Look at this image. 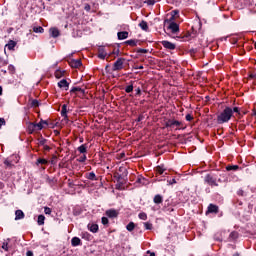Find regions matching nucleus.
Returning a JSON list of instances; mask_svg holds the SVG:
<instances>
[{"instance_id": "nucleus-1", "label": "nucleus", "mask_w": 256, "mask_h": 256, "mask_svg": "<svg viewBox=\"0 0 256 256\" xmlns=\"http://www.w3.org/2000/svg\"><path fill=\"white\" fill-rule=\"evenodd\" d=\"M233 117V108L225 107V109L217 116V123L223 125V123H229Z\"/></svg>"}, {"instance_id": "nucleus-2", "label": "nucleus", "mask_w": 256, "mask_h": 256, "mask_svg": "<svg viewBox=\"0 0 256 256\" xmlns=\"http://www.w3.org/2000/svg\"><path fill=\"white\" fill-rule=\"evenodd\" d=\"M204 183L209 185L210 187H219V183H217V177L213 174H207L204 177Z\"/></svg>"}, {"instance_id": "nucleus-3", "label": "nucleus", "mask_w": 256, "mask_h": 256, "mask_svg": "<svg viewBox=\"0 0 256 256\" xmlns=\"http://www.w3.org/2000/svg\"><path fill=\"white\" fill-rule=\"evenodd\" d=\"M124 61L125 59L118 58L112 66V71H121V69H123Z\"/></svg>"}, {"instance_id": "nucleus-4", "label": "nucleus", "mask_w": 256, "mask_h": 256, "mask_svg": "<svg viewBox=\"0 0 256 256\" xmlns=\"http://www.w3.org/2000/svg\"><path fill=\"white\" fill-rule=\"evenodd\" d=\"M165 127L175 129V127H181V122L173 119H169L165 122Z\"/></svg>"}, {"instance_id": "nucleus-5", "label": "nucleus", "mask_w": 256, "mask_h": 256, "mask_svg": "<svg viewBox=\"0 0 256 256\" xmlns=\"http://www.w3.org/2000/svg\"><path fill=\"white\" fill-rule=\"evenodd\" d=\"M161 45L164 47V49H168L169 51H175L177 47L173 42L167 40L161 41Z\"/></svg>"}, {"instance_id": "nucleus-6", "label": "nucleus", "mask_w": 256, "mask_h": 256, "mask_svg": "<svg viewBox=\"0 0 256 256\" xmlns=\"http://www.w3.org/2000/svg\"><path fill=\"white\" fill-rule=\"evenodd\" d=\"M58 87L60 89H64L65 91H69V82L66 79H62L58 82Z\"/></svg>"}, {"instance_id": "nucleus-7", "label": "nucleus", "mask_w": 256, "mask_h": 256, "mask_svg": "<svg viewBox=\"0 0 256 256\" xmlns=\"http://www.w3.org/2000/svg\"><path fill=\"white\" fill-rule=\"evenodd\" d=\"M44 125H49L47 120H40L39 123H35V125L32 124L31 127H36L37 131H41L43 129Z\"/></svg>"}, {"instance_id": "nucleus-8", "label": "nucleus", "mask_w": 256, "mask_h": 256, "mask_svg": "<svg viewBox=\"0 0 256 256\" xmlns=\"http://www.w3.org/2000/svg\"><path fill=\"white\" fill-rule=\"evenodd\" d=\"M107 217H110V219H115V217H118L119 212L115 209H109L106 211Z\"/></svg>"}, {"instance_id": "nucleus-9", "label": "nucleus", "mask_w": 256, "mask_h": 256, "mask_svg": "<svg viewBox=\"0 0 256 256\" xmlns=\"http://www.w3.org/2000/svg\"><path fill=\"white\" fill-rule=\"evenodd\" d=\"M168 29H170L172 33H177L179 31V24L171 22L168 26Z\"/></svg>"}, {"instance_id": "nucleus-10", "label": "nucleus", "mask_w": 256, "mask_h": 256, "mask_svg": "<svg viewBox=\"0 0 256 256\" xmlns=\"http://www.w3.org/2000/svg\"><path fill=\"white\" fill-rule=\"evenodd\" d=\"M207 213H219V206H217L215 204H210L208 206Z\"/></svg>"}, {"instance_id": "nucleus-11", "label": "nucleus", "mask_w": 256, "mask_h": 256, "mask_svg": "<svg viewBox=\"0 0 256 256\" xmlns=\"http://www.w3.org/2000/svg\"><path fill=\"white\" fill-rule=\"evenodd\" d=\"M21 219H25V213H23L22 210H16L15 211V221H19Z\"/></svg>"}, {"instance_id": "nucleus-12", "label": "nucleus", "mask_w": 256, "mask_h": 256, "mask_svg": "<svg viewBox=\"0 0 256 256\" xmlns=\"http://www.w3.org/2000/svg\"><path fill=\"white\" fill-rule=\"evenodd\" d=\"M117 37L120 41H123V39H127V37H129V32L127 31L118 32Z\"/></svg>"}, {"instance_id": "nucleus-13", "label": "nucleus", "mask_w": 256, "mask_h": 256, "mask_svg": "<svg viewBox=\"0 0 256 256\" xmlns=\"http://www.w3.org/2000/svg\"><path fill=\"white\" fill-rule=\"evenodd\" d=\"M71 245L72 247H79L81 245V239L79 237H73L71 239Z\"/></svg>"}, {"instance_id": "nucleus-14", "label": "nucleus", "mask_w": 256, "mask_h": 256, "mask_svg": "<svg viewBox=\"0 0 256 256\" xmlns=\"http://www.w3.org/2000/svg\"><path fill=\"white\" fill-rule=\"evenodd\" d=\"M81 65H82L81 60H71L70 61V67H73L74 69L81 67Z\"/></svg>"}, {"instance_id": "nucleus-15", "label": "nucleus", "mask_w": 256, "mask_h": 256, "mask_svg": "<svg viewBox=\"0 0 256 256\" xmlns=\"http://www.w3.org/2000/svg\"><path fill=\"white\" fill-rule=\"evenodd\" d=\"M51 37H53L54 39H56V37H59L60 33H59V29L57 28H50L49 30Z\"/></svg>"}, {"instance_id": "nucleus-16", "label": "nucleus", "mask_w": 256, "mask_h": 256, "mask_svg": "<svg viewBox=\"0 0 256 256\" xmlns=\"http://www.w3.org/2000/svg\"><path fill=\"white\" fill-rule=\"evenodd\" d=\"M88 229L91 233H97L99 231V225L97 224H88Z\"/></svg>"}, {"instance_id": "nucleus-17", "label": "nucleus", "mask_w": 256, "mask_h": 256, "mask_svg": "<svg viewBox=\"0 0 256 256\" xmlns=\"http://www.w3.org/2000/svg\"><path fill=\"white\" fill-rule=\"evenodd\" d=\"M153 202L156 204V205H159L161 203H163V196H161V194H157L154 196V199H153Z\"/></svg>"}, {"instance_id": "nucleus-18", "label": "nucleus", "mask_w": 256, "mask_h": 256, "mask_svg": "<svg viewBox=\"0 0 256 256\" xmlns=\"http://www.w3.org/2000/svg\"><path fill=\"white\" fill-rule=\"evenodd\" d=\"M17 46V42L10 40L8 42V44H6L7 49H9V51H13L15 49V47Z\"/></svg>"}, {"instance_id": "nucleus-19", "label": "nucleus", "mask_w": 256, "mask_h": 256, "mask_svg": "<svg viewBox=\"0 0 256 256\" xmlns=\"http://www.w3.org/2000/svg\"><path fill=\"white\" fill-rule=\"evenodd\" d=\"M139 27L142 29V31H149V25L147 24V22L145 20H142L139 23Z\"/></svg>"}, {"instance_id": "nucleus-20", "label": "nucleus", "mask_w": 256, "mask_h": 256, "mask_svg": "<svg viewBox=\"0 0 256 256\" xmlns=\"http://www.w3.org/2000/svg\"><path fill=\"white\" fill-rule=\"evenodd\" d=\"M77 91L82 93V95H85V89H82L81 87H73V88H71L70 93H77Z\"/></svg>"}, {"instance_id": "nucleus-21", "label": "nucleus", "mask_w": 256, "mask_h": 256, "mask_svg": "<svg viewBox=\"0 0 256 256\" xmlns=\"http://www.w3.org/2000/svg\"><path fill=\"white\" fill-rule=\"evenodd\" d=\"M54 75L56 79H61L65 75V70H56Z\"/></svg>"}, {"instance_id": "nucleus-22", "label": "nucleus", "mask_w": 256, "mask_h": 256, "mask_svg": "<svg viewBox=\"0 0 256 256\" xmlns=\"http://www.w3.org/2000/svg\"><path fill=\"white\" fill-rule=\"evenodd\" d=\"M87 179H89V181H97V176L95 175V172H89L87 174Z\"/></svg>"}, {"instance_id": "nucleus-23", "label": "nucleus", "mask_w": 256, "mask_h": 256, "mask_svg": "<svg viewBox=\"0 0 256 256\" xmlns=\"http://www.w3.org/2000/svg\"><path fill=\"white\" fill-rule=\"evenodd\" d=\"M61 115L64 117V119H67V104L62 106Z\"/></svg>"}, {"instance_id": "nucleus-24", "label": "nucleus", "mask_w": 256, "mask_h": 256, "mask_svg": "<svg viewBox=\"0 0 256 256\" xmlns=\"http://www.w3.org/2000/svg\"><path fill=\"white\" fill-rule=\"evenodd\" d=\"M33 31H34V33H44L45 29H43V27H41V26H34Z\"/></svg>"}, {"instance_id": "nucleus-25", "label": "nucleus", "mask_w": 256, "mask_h": 256, "mask_svg": "<svg viewBox=\"0 0 256 256\" xmlns=\"http://www.w3.org/2000/svg\"><path fill=\"white\" fill-rule=\"evenodd\" d=\"M48 161L44 158H38L36 161V165H47Z\"/></svg>"}, {"instance_id": "nucleus-26", "label": "nucleus", "mask_w": 256, "mask_h": 256, "mask_svg": "<svg viewBox=\"0 0 256 256\" xmlns=\"http://www.w3.org/2000/svg\"><path fill=\"white\" fill-rule=\"evenodd\" d=\"M136 183H139L140 185H145V183H147V179H145V177L140 176L137 178Z\"/></svg>"}, {"instance_id": "nucleus-27", "label": "nucleus", "mask_w": 256, "mask_h": 256, "mask_svg": "<svg viewBox=\"0 0 256 256\" xmlns=\"http://www.w3.org/2000/svg\"><path fill=\"white\" fill-rule=\"evenodd\" d=\"M78 151L79 153H87V145L86 144H82L78 147Z\"/></svg>"}, {"instance_id": "nucleus-28", "label": "nucleus", "mask_w": 256, "mask_h": 256, "mask_svg": "<svg viewBox=\"0 0 256 256\" xmlns=\"http://www.w3.org/2000/svg\"><path fill=\"white\" fill-rule=\"evenodd\" d=\"M126 45H130V47H137V40H127L126 42Z\"/></svg>"}, {"instance_id": "nucleus-29", "label": "nucleus", "mask_w": 256, "mask_h": 256, "mask_svg": "<svg viewBox=\"0 0 256 256\" xmlns=\"http://www.w3.org/2000/svg\"><path fill=\"white\" fill-rule=\"evenodd\" d=\"M37 223H38V225H45V216L39 215Z\"/></svg>"}, {"instance_id": "nucleus-30", "label": "nucleus", "mask_w": 256, "mask_h": 256, "mask_svg": "<svg viewBox=\"0 0 256 256\" xmlns=\"http://www.w3.org/2000/svg\"><path fill=\"white\" fill-rule=\"evenodd\" d=\"M81 237H82V239L89 241L91 239V234H89L88 232H82Z\"/></svg>"}, {"instance_id": "nucleus-31", "label": "nucleus", "mask_w": 256, "mask_h": 256, "mask_svg": "<svg viewBox=\"0 0 256 256\" xmlns=\"http://www.w3.org/2000/svg\"><path fill=\"white\" fill-rule=\"evenodd\" d=\"M239 169V165H230L226 167V171H237Z\"/></svg>"}, {"instance_id": "nucleus-32", "label": "nucleus", "mask_w": 256, "mask_h": 256, "mask_svg": "<svg viewBox=\"0 0 256 256\" xmlns=\"http://www.w3.org/2000/svg\"><path fill=\"white\" fill-rule=\"evenodd\" d=\"M127 231H133L135 229V223L129 222L126 226Z\"/></svg>"}, {"instance_id": "nucleus-33", "label": "nucleus", "mask_w": 256, "mask_h": 256, "mask_svg": "<svg viewBox=\"0 0 256 256\" xmlns=\"http://www.w3.org/2000/svg\"><path fill=\"white\" fill-rule=\"evenodd\" d=\"M139 219H141L142 221H147V213L145 212H141L138 214Z\"/></svg>"}, {"instance_id": "nucleus-34", "label": "nucleus", "mask_w": 256, "mask_h": 256, "mask_svg": "<svg viewBox=\"0 0 256 256\" xmlns=\"http://www.w3.org/2000/svg\"><path fill=\"white\" fill-rule=\"evenodd\" d=\"M32 125H36L35 123H30L28 125V131L29 133H33V131H37V127H32Z\"/></svg>"}, {"instance_id": "nucleus-35", "label": "nucleus", "mask_w": 256, "mask_h": 256, "mask_svg": "<svg viewBox=\"0 0 256 256\" xmlns=\"http://www.w3.org/2000/svg\"><path fill=\"white\" fill-rule=\"evenodd\" d=\"M144 227L148 231H151L153 229V224H151L150 222H144Z\"/></svg>"}, {"instance_id": "nucleus-36", "label": "nucleus", "mask_w": 256, "mask_h": 256, "mask_svg": "<svg viewBox=\"0 0 256 256\" xmlns=\"http://www.w3.org/2000/svg\"><path fill=\"white\" fill-rule=\"evenodd\" d=\"M78 163H85L87 161V155H82L77 159Z\"/></svg>"}, {"instance_id": "nucleus-37", "label": "nucleus", "mask_w": 256, "mask_h": 256, "mask_svg": "<svg viewBox=\"0 0 256 256\" xmlns=\"http://www.w3.org/2000/svg\"><path fill=\"white\" fill-rule=\"evenodd\" d=\"M156 171L159 173V175H163V173H165V168H163V166H158Z\"/></svg>"}, {"instance_id": "nucleus-38", "label": "nucleus", "mask_w": 256, "mask_h": 256, "mask_svg": "<svg viewBox=\"0 0 256 256\" xmlns=\"http://www.w3.org/2000/svg\"><path fill=\"white\" fill-rule=\"evenodd\" d=\"M125 91H126V93H132V91H133V84H130V85L126 86Z\"/></svg>"}, {"instance_id": "nucleus-39", "label": "nucleus", "mask_w": 256, "mask_h": 256, "mask_svg": "<svg viewBox=\"0 0 256 256\" xmlns=\"http://www.w3.org/2000/svg\"><path fill=\"white\" fill-rule=\"evenodd\" d=\"M238 237H239V234H238L237 232H231V233H230V239L235 240V239H237Z\"/></svg>"}, {"instance_id": "nucleus-40", "label": "nucleus", "mask_w": 256, "mask_h": 256, "mask_svg": "<svg viewBox=\"0 0 256 256\" xmlns=\"http://www.w3.org/2000/svg\"><path fill=\"white\" fill-rule=\"evenodd\" d=\"M101 221H102V225H109V218L108 217H102Z\"/></svg>"}, {"instance_id": "nucleus-41", "label": "nucleus", "mask_w": 256, "mask_h": 256, "mask_svg": "<svg viewBox=\"0 0 256 256\" xmlns=\"http://www.w3.org/2000/svg\"><path fill=\"white\" fill-rule=\"evenodd\" d=\"M2 249H4V251H9V242H3Z\"/></svg>"}, {"instance_id": "nucleus-42", "label": "nucleus", "mask_w": 256, "mask_h": 256, "mask_svg": "<svg viewBox=\"0 0 256 256\" xmlns=\"http://www.w3.org/2000/svg\"><path fill=\"white\" fill-rule=\"evenodd\" d=\"M32 107H39V101L38 100H32L31 102Z\"/></svg>"}, {"instance_id": "nucleus-43", "label": "nucleus", "mask_w": 256, "mask_h": 256, "mask_svg": "<svg viewBox=\"0 0 256 256\" xmlns=\"http://www.w3.org/2000/svg\"><path fill=\"white\" fill-rule=\"evenodd\" d=\"M99 59H105V57H107V53L106 52H101L98 54Z\"/></svg>"}, {"instance_id": "nucleus-44", "label": "nucleus", "mask_w": 256, "mask_h": 256, "mask_svg": "<svg viewBox=\"0 0 256 256\" xmlns=\"http://www.w3.org/2000/svg\"><path fill=\"white\" fill-rule=\"evenodd\" d=\"M8 71L10 72V73H15V66H13V65H9L8 66Z\"/></svg>"}, {"instance_id": "nucleus-45", "label": "nucleus", "mask_w": 256, "mask_h": 256, "mask_svg": "<svg viewBox=\"0 0 256 256\" xmlns=\"http://www.w3.org/2000/svg\"><path fill=\"white\" fill-rule=\"evenodd\" d=\"M44 213H45V215H51V208L45 207L44 208Z\"/></svg>"}, {"instance_id": "nucleus-46", "label": "nucleus", "mask_w": 256, "mask_h": 256, "mask_svg": "<svg viewBox=\"0 0 256 256\" xmlns=\"http://www.w3.org/2000/svg\"><path fill=\"white\" fill-rule=\"evenodd\" d=\"M46 143H47V140H46V139H43V138H42L41 140H39V145H41L42 147L45 146V145H47Z\"/></svg>"}, {"instance_id": "nucleus-47", "label": "nucleus", "mask_w": 256, "mask_h": 256, "mask_svg": "<svg viewBox=\"0 0 256 256\" xmlns=\"http://www.w3.org/2000/svg\"><path fill=\"white\" fill-rule=\"evenodd\" d=\"M144 3L147 5H155V0H145Z\"/></svg>"}, {"instance_id": "nucleus-48", "label": "nucleus", "mask_w": 256, "mask_h": 256, "mask_svg": "<svg viewBox=\"0 0 256 256\" xmlns=\"http://www.w3.org/2000/svg\"><path fill=\"white\" fill-rule=\"evenodd\" d=\"M175 15H179V10H173V11H172V17H171V19H175Z\"/></svg>"}, {"instance_id": "nucleus-49", "label": "nucleus", "mask_w": 256, "mask_h": 256, "mask_svg": "<svg viewBox=\"0 0 256 256\" xmlns=\"http://www.w3.org/2000/svg\"><path fill=\"white\" fill-rule=\"evenodd\" d=\"M186 121H193V116L191 114H187Z\"/></svg>"}, {"instance_id": "nucleus-50", "label": "nucleus", "mask_w": 256, "mask_h": 256, "mask_svg": "<svg viewBox=\"0 0 256 256\" xmlns=\"http://www.w3.org/2000/svg\"><path fill=\"white\" fill-rule=\"evenodd\" d=\"M84 9H85V11H87V12L91 11V5L85 4Z\"/></svg>"}, {"instance_id": "nucleus-51", "label": "nucleus", "mask_w": 256, "mask_h": 256, "mask_svg": "<svg viewBox=\"0 0 256 256\" xmlns=\"http://www.w3.org/2000/svg\"><path fill=\"white\" fill-rule=\"evenodd\" d=\"M43 149H44V151H51V147H49V145H47V144H45L43 146Z\"/></svg>"}, {"instance_id": "nucleus-52", "label": "nucleus", "mask_w": 256, "mask_h": 256, "mask_svg": "<svg viewBox=\"0 0 256 256\" xmlns=\"http://www.w3.org/2000/svg\"><path fill=\"white\" fill-rule=\"evenodd\" d=\"M244 193L245 192L241 189L237 191V195H240V197H243Z\"/></svg>"}, {"instance_id": "nucleus-53", "label": "nucleus", "mask_w": 256, "mask_h": 256, "mask_svg": "<svg viewBox=\"0 0 256 256\" xmlns=\"http://www.w3.org/2000/svg\"><path fill=\"white\" fill-rule=\"evenodd\" d=\"M232 113H238L239 114V107H234L232 109Z\"/></svg>"}, {"instance_id": "nucleus-54", "label": "nucleus", "mask_w": 256, "mask_h": 256, "mask_svg": "<svg viewBox=\"0 0 256 256\" xmlns=\"http://www.w3.org/2000/svg\"><path fill=\"white\" fill-rule=\"evenodd\" d=\"M175 183H177V180H175V178H173L172 180L169 181L170 185H174Z\"/></svg>"}, {"instance_id": "nucleus-55", "label": "nucleus", "mask_w": 256, "mask_h": 256, "mask_svg": "<svg viewBox=\"0 0 256 256\" xmlns=\"http://www.w3.org/2000/svg\"><path fill=\"white\" fill-rule=\"evenodd\" d=\"M135 91H136V95L138 96L141 95V88H137Z\"/></svg>"}, {"instance_id": "nucleus-56", "label": "nucleus", "mask_w": 256, "mask_h": 256, "mask_svg": "<svg viewBox=\"0 0 256 256\" xmlns=\"http://www.w3.org/2000/svg\"><path fill=\"white\" fill-rule=\"evenodd\" d=\"M1 125H5V119L4 118H0V127Z\"/></svg>"}, {"instance_id": "nucleus-57", "label": "nucleus", "mask_w": 256, "mask_h": 256, "mask_svg": "<svg viewBox=\"0 0 256 256\" xmlns=\"http://www.w3.org/2000/svg\"><path fill=\"white\" fill-rule=\"evenodd\" d=\"M26 256H33V251H30V250L27 251V252H26Z\"/></svg>"}, {"instance_id": "nucleus-58", "label": "nucleus", "mask_w": 256, "mask_h": 256, "mask_svg": "<svg viewBox=\"0 0 256 256\" xmlns=\"http://www.w3.org/2000/svg\"><path fill=\"white\" fill-rule=\"evenodd\" d=\"M142 119H144V116H143V115H140V116L138 117V119H137V122H138V123L141 122Z\"/></svg>"}, {"instance_id": "nucleus-59", "label": "nucleus", "mask_w": 256, "mask_h": 256, "mask_svg": "<svg viewBox=\"0 0 256 256\" xmlns=\"http://www.w3.org/2000/svg\"><path fill=\"white\" fill-rule=\"evenodd\" d=\"M250 79H256V73H254V74H250Z\"/></svg>"}, {"instance_id": "nucleus-60", "label": "nucleus", "mask_w": 256, "mask_h": 256, "mask_svg": "<svg viewBox=\"0 0 256 256\" xmlns=\"http://www.w3.org/2000/svg\"><path fill=\"white\" fill-rule=\"evenodd\" d=\"M138 53H147V49H140Z\"/></svg>"}, {"instance_id": "nucleus-61", "label": "nucleus", "mask_w": 256, "mask_h": 256, "mask_svg": "<svg viewBox=\"0 0 256 256\" xmlns=\"http://www.w3.org/2000/svg\"><path fill=\"white\" fill-rule=\"evenodd\" d=\"M147 253L150 254L149 256H155V252H151V251L148 250Z\"/></svg>"}, {"instance_id": "nucleus-62", "label": "nucleus", "mask_w": 256, "mask_h": 256, "mask_svg": "<svg viewBox=\"0 0 256 256\" xmlns=\"http://www.w3.org/2000/svg\"><path fill=\"white\" fill-rule=\"evenodd\" d=\"M0 95H3V87L0 86Z\"/></svg>"}, {"instance_id": "nucleus-63", "label": "nucleus", "mask_w": 256, "mask_h": 256, "mask_svg": "<svg viewBox=\"0 0 256 256\" xmlns=\"http://www.w3.org/2000/svg\"><path fill=\"white\" fill-rule=\"evenodd\" d=\"M217 181L218 183H223V180H221V178H219Z\"/></svg>"}, {"instance_id": "nucleus-64", "label": "nucleus", "mask_w": 256, "mask_h": 256, "mask_svg": "<svg viewBox=\"0 0 256 256\" xmlns=\"http://www.w3.org/2000/svg\"><path fill=\"white\" fill-rule=\"evenodd\" d=\"M253 115H255V117H256V111H254Z\"/></svg>"}]
</instances>
